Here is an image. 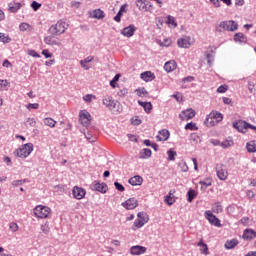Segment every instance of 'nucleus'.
Listing matches in <instances>:
<instances>
[{
	"label": "nucleus",
	"mask_w": 256,
	"mask_h": 256,
	"mask_svg": "<svg viewBox=\"0 0 256 256\" xmlns=\"http://www.w3.org/2000/svg\"><path fill=\"white\" fill-rule=\"evenodd\" d=\"M209 116L212 117L214 119V121H217V124L221 123V121H223V114H221V112L212 111L209 114Z\"/></svg>",
	"instance_id": "c85d7f7f"
},
{
	"label": "nucleus",
	"mask_w": 256,
	"mask_h": 256,
	"mask_svg": "<svg viewBox=\"0 0 256 256\" xmlns=\"http://www.w3.org/2000/svg\"><path fill=\"white\" fill-rule=\"evenodd\" d=\"M86 193L87 192L85 191V189L78 187V186H74L72 189V195H73L74 199L81 200L85 197Z\"/></svg>",
	"instance_id": "f8f14e48"
},
{
	"label": "nucleus",
	"mask_w": 256,
	"mask_h": 256,
	"mask_svg": "<svg viewBox=\"0 0 256 256\" xmlns=\"http://www.w3.org/2000/svg\"><path fill=\"white\" fill-rule=\"evenodd\" d=\"M136 6L138 7L139 11H144V12L149 11V7H152L151 2L147 0L136 1Z\"/></svg>",
	"instance_id": "2eb2a0df"
},
{
	"label": "nucleus",
	"mask_w": 256,
	"mask_h": 256,
	"mask_svg": "<svg viewBox=\"0 0 256 256\" xmlns=\"http://www.w3.org/2000/svg\"><path fill=\"white\" fill-rule=\"evenodd\" d=\"M9 229L12 231V233H17V231H19V225L15 222H11L9 224Z\"/></svg>",
	"instance_id": "09e8293b"
},
{
	"label": "nucleus",
	"mask_w": 256,
	"mask_h": 256,
	"mask_svg": "<svg viewBox=\"0 0 256 256\" xmlns=\"http://www.w3.org/2000/svg\"><path fill=\"white\" fill-rule=\"evenodd\" d=\"M121 205L124 207V209L131 211L133 209H136V207L139 205V203L137 202V199L130 198V199L126 200L125 202H122Z\"/></svg>",
	"instance_id": "9d476101"
},
{
	"label": "nucleus",
	"mask_w": 256,
	"mask_h": 256,
	"mask_svg": "<svg viewBox=\"0 0 256 256\" xmlns=\"http://www.w3.org/2000/svg\"><path fill=\"white\" fill-rule=\"evenodd\" d=\"M44 125H46L47 127H51V129H53V127H55V125H57V121L53 120V118H45L43 120Z\"/></svg>",
	"instance_id": "473e14b6"
},
{
	"label": "nucleus",
	"mask_w": 256,
	"mask_h": 256,
	"mask_svg": "<svg viewBox=\"0 0 256 256\" xmlns=\"http://www.w3.org/2000/svg\"><path fill=\"white\" fill-rule=\"evenodd\" d=\"M114 186L117 189V191H120L121 193H123V191H125V186H123L119 182H114Z\"/></svg>",
	"instance_id": "bf43d9fd"
},
{
	"label": "nucleus",
	"mask_w": 256,
	"mask_h": 256,
	"mask_svg": "<svg viewBox=\"0 0 256 256\" xmlns=\"http://www.w3.org/2000/svg\"><path fill=\"white\" fill-rule=\"evenodd\" d=\"M31 7H32L33 11H39V9H41V3L37 2V1H33L31 3Z\"/></svg>",
	"instance_id": "4d7b16f0"
},
{
	"label": "nucleus",
	"mask_w": 256,
	"mask_h": 256,
	"mask_svg": "<svg viewBox=\"0 0 256 256\" xmlns=\"http://www.w3.org/2000/svg\"><path fill=\"white\" fill-rule=\"evenodd\" d=\"M186 131H197L199 127H197V124L193 122H189L185 125Z\"/></svg>",
	"instance_id": "4c0bfd02"
},
{
	"label": "nucleus",
	"mask_w": 256,
	"mask_h": 256,
	"mask_svg": "<svg viewBox=\"0 0 256 256\" xmlns=\"http://www.w3.org/2000/svg\"><path fill=\"white\" fill-rule=\"evenodd\" d=\"M197 246L200 247V253H202V255H209V247H207V244L203 243V240H200Z\"/></svg>",
	"instance_id": "bb28decb"
},
{
	"label": "nucleus",
	"mask_w": 256,
	"mask_h": 256,
	"mask_svg": "<svg viewBox=\"0 0 256 256\" xmlns=\"http://www.w3.org/2000/svg\"><path fill=\"white\" fill-rule=\"evenodd\" d=\"M138 105H140V107H143V109L146 113H151V111L153 109V104H151V102H143V101L139 100Z\"/></svg>",
	"instance_id": "b1692460"
},
{
	"label": "nucleus",
	"mask_w": 256,
	"mask_h": 256,
	"mask_svg": "<svg viewBox=\"0 0 256 256\" xmlns=\"http://www.w3.org/2000/svg\"><path fill=\"white\" fill-rule=\"evenodd\" d=\"M40 229L44 235H49L51 228L49 227V222H45L40 226Z\"/></svg>",
	"instance_id": "c9c22d12"
},
{
	"label": "nucleus",
	"mask_w": 256,
	"mask_h": 256,
	"mask_svg": "<svg viewBox=\"0 0 256 256\" xmlns=\"http://www.w3.org/2000/svg\"><path fill=\"white\" fill-rule=\"evenodd\" d=\"M91 17L94 19H105V12L101 9H96L91 13Z\"/></svg>",
	"instance_id": "cd10ccee"
},
{
	"label": "nucleus",
	"mask_w": 256,
	"mask_h": 256,
	"mask_svg": "<svg viewBox=\"0 0 256 256\" xmlns=\"http://www.w3.org/2000/svg\"><path fill=\"white\" fill-rule=\"evenodd\" d=\"M129 93V91L126 89V88H123L121 89L119 92H118V96L119 97H126V95Z\"/></svg>",
	"instance_id": "69168bd1"
},
{
	"label": "nucleus",
	"mask_w": 256,
	"mask_h": 256,
	"mask_svg": "<svg viewBox=\"0 0 256 256\" xmlns=\"http://www.w3.org/2000/svg\"><path fill=\"white\" fill-rule=\"evenodd\" d=\"M138 219L142 220L144 223H147L149 221V218L147 217V213L145 212H139L137 214Z\"/></svg>",
	"instance_id": "49530a36"
},
{
	"label": "nucleus",
	"mask_w": 256,
	"mask_h": 256,
	"mask_svg": "<svg viewBox=\"0 0 256 256\" xmlns=\"http://www.w3.org/2000/svg\"><path fill=\"white\" fill-rule=\"evenodd\" d=\"M246 149L248 153H256V143L255 141H250L246 144Z\"/></svg>",
	"instance_id": "2f4dec72"
},
{
	"label": "nucleus",
	"mask_w": 256,
	"mask_h": 256,
	"mask_svg": "<svg viewBox=\"0 0 256 256\" xmlns=\"http://www.w3.org/2000/svg\"><path fill=\"white\" fill-rule=\"evenodd\" d=\"M135 93L136 95H138V97H147V95L149 94V92H147V89H145L144 87L136 89Z\"/></svg>",
	"instance_id": "f704fd0d"
},
{
	"label": "nucleus",
	"mask_w": 256,
	"mask_h": 256,
	"mask_svg": "<svg viewBox=\"0 0 256 256\" xmlns=\"http://www.w3.org/2000/svg\"><path fill=\"white\" fill-rule=\"evenodd\" d=\"M146 251L147 248L145 246L140 245L132 246L130 248L131 255H143V253H146Z\"/></svg>",
	"instance_id": "dca6fc26"
},
{
	"label": "nucleus",
	"mask_w": 256,
	"mask_h": 256,
	"mask_svg": "<svg viewBox=\"0 0 256 256\" xmlns=\"http://www.w3.org/2000/svg\"><path fill=\"white\" fill-rule=\"evenodd\" d=\"M34 215L39 219H47L51 215V208L43 205H38L34 208Z\"/></svg>",
	"instance_id": "20e7f679"
},
{
	"label": "nucleus",
	"mask_w": 256,
	"mask_h": 256,
	"mask_svg": "<svg viewBox=\"0 0 256 256\" xmlns=\"http://www.w3.org/2000/svg\"><path fill=\"white\" fill-rule=\"evenodd\" d=\"M92 191H98L99 193H107V187L106 183H99L98 181H94L91 185Z\"/></svg>",
	"instance_id": "1a4fd4ad"
},
{
	"label": "nucleus",
	"mask_w": 256,
	"mask_h": 256,
	"mask_svg": "<svg viewBox=\"0 0 256 256\" xmlns=\"http://www.w3.org/2000/svg\"><path fill=\"white\" fill-rule=\"evenodd\" d=\"M108 109L112 111V113H119L121 109V104L119 103V101L114 100Z\"/></svg>",
	"instance_id": "a878e982"
},
{
	"label": "nucleus",
	"mask_w": 256,
	"mask_h": 256,
	"mask_svg": "<svg viewBox=\"0 0 256 256\" xmlns=\"http://www.w3.org/2000/svg\"><path fill=\"white\" fill-rule=\"evenodd\" d=\"M97 99V97L93 94H87L85 96H83V101H85L86 103H91V101Z\"/></svg>",
	"instance_id": "a18cd8bd"
},
{
	"label": "nucleus",
	"mask_w": 256,
	"mask_h": 256,
	"mask_svg": "<svg viewBox=\"0 0 256 256\" xmlns=\"http://www.w3.org/2000/svg\"><path fill=\"white\" fill-rule=\"evenodd\" d=\"M168 161H175V157H177V152L173 149L167 151Z\"/></svg>",
	"instance_id": "ea45409f"
},
{
	"label": "nucleus",
	"mask_w": 256,
	"mask_h": 256,
	"mask_svg": "<svg viewBox=\"0 0 256 256\" xmlns=\"http://www.w3.org/2000/svg\"><path fill=\"white\" fill-rule=\"evenodd\" d=\"M199 185H201V189L205 190L207 187H211V179L200 181Z\"/></svg>",
	"instance_id": "a19ab883"
},
{
	"label": "nucleus",
	"mask_w": 256,
	"mask_h": 256,
	"mask_svg": "<svg viewBox=\"0 0 256 256\" xmlns=\"http://www.w3.org/2000/svg\"><path fill=\"white\" fill-rule=\"evenodd\" d=\"M217 33H223V31L234 32L239 29V24L233 20L222 21L215 27Z\"/></svg>",
	"instance_id": "f257e3e1"
},
{
	"label": "nucleus",
	"mask_w": 256,
	"mask_h": 256,
	"mask_svg": "<svg viewBox=\"0 0 256 256\" xmlns=\"http://www.w3.org/2000/svg\"><path fill=\"white\" fill-rule=\"evenodd\" d=\"M44 43H46V45H51V47H61V42L58 41L53 34L51 36H46L44 38Z\"/></svg>",
	"instance_id": "4468645a"
},
{
	"label": "nucleus",
	"mask_w": 256,
	"mask_h": 256,
	"mask_svg": "<svg viewBox=\"0 0 256 256\" xmlns=\"http://www.w3.org/2000/svg\"><path fill=\"white\" fill-rule=\"evenodd\" d=\"M177 69V62L175 60H170L164 64V70L166 73H173Z\"/></svg>",
	"instance_id": "f3484780"
},
{
	"label": "nucleus",
	"mask_w": 256,
	"mask_h": 256,
	"mask_svg": "<svg viewBox=\"0 0 256 256\" xmlns=\"http://www.w3.org/2000/svg\"><path fill=\"white\" fill-rule=\"evenodd\" d=\"M84 135H85V138L87 139V141H89V143H95L96 138H94L91 133L88 132Z\"/></svg>",
	"instance_id": "680f3d73"
},
{
	"label": "nucleus",
	"mask_w": 256,
	"mask_h": 256,
	"mask_svg": "<svg viewBox=\"0 0 256 256\" xmlns=\"http://www.w3.org/2000/svg\"><path fill=\"white\" fill-rule=\"evenodd\" d=\"M0 41L2 43H11V38L9 37V35H5V33L0 32Z\"/></svg>",
	"instance_id": "37998d69"
},
{
	"label": "nucleus",
	"mask_w": 256,
	"mask_h": 256,
	"mask_svg": "<svg viewBox=\"0 0 256 256\" xmlns=\"http://www.w3.org/2000/svg\"><path fill=\"white\" fill-rule=\"evenodd\" d=\"M216 173H217V177L220 179V181H225V179H227V177H228L227 168H225V166H223V165H217Z\"/></svg>",
	"instance_id": "ddd939ff"
},
{
	"label": "nucleus",
	"mask_w": 256,
	"mask_h": 256,
	"mask_svg": "<svg viewBox=\"0 0 256 256\" xmlns=\"http://www.w3.org/2000/svg\"><path fill=\"white\" fill-rule=\"evenodd\" d=\"M35 125H37V121H35V118L26 119V127H35Z\"/></svg>",
	"instance_id": "de8ad7c7"
},
{
	"label": "nucleus",
	"mask_w": 256,
	"mask_h": 256,
	"mask_svg": "<svg viewBox=\"0 0 256 256\" xmlns=\"http://www.w3.org/2000/svg\"><path fill=\"white\" fill-rule=\"evenodd\" d=\"M205 218L211 225H214V227H221V221L213 214V212H211V210L205 211Z\"/></svg>",
	"instance_id": "0eeeda50"
},
{
	"label": "nucleus",
	"mask_w": 256,
	"mask_h": 256,
	"mask_svg": "<svg viewBox=\"0 0 256 256\" xmlns=\"http://www.w3.org/2000/svg\"><path fill=\"white\" fill-rule=\"evenodd\" d=\"M27 53H28V55H30V57H34V58L41 57V55H39V53H37V51H35V50H28Z\"/></svg>",
	"instance_id": "0e129e2a"
},
{
	"label": "nucleus",
	"mask_w": 256,
	"mask_h": 256,
	"mask_svg": "<svg viewBox=\"0 0 256 256\" xmlns=\"http://www.w3.org/2000/svg\"><path fill=\"white\" fill-rule=\"evenodd\" d=\"M193 117H195V110H193V108L186 109L179 114V118L182 121H189V119H193Z\"/></svg>",
	"instance_id": "6e6552de"
},
{
	"label": "nucleus",
	"mask_w": 256,
	"mask_h": 256,
	"mask_svg": "<svg viewBox=\"0 0 256 256\" xmlns=\"http://www.w3.org/2000/svg\"><path fill=\"white\" fill-rule=\"evenodd\" d=\"M231 145H233V142H231L229 140L220 142V147H222V149H227L228 147H231Z\"/></svg>",
	"instance_id": "603ef678"
},
{
	"label": "nucleus",
	"mask_w": 256,
	"mask_h": 256,
	"mask_svg": "<svg viewBox=\"0 0 256 256\" xmlns=\"http://www.w3.org/2000/svg\"><path fill=\"white\" fill-rule=\"evenodd\" d=\"M7 87H9V81H7V80H0V91L7 90Z\"/></svg>",
	"instance_id": "8fccbe9b"
},
{
	"label": "nucleus",
	"mask_w": 256,
	"mask_h": 256,
	"mask_svg": "<svg viewBox=\"0 0 256 256\" xmlns=\"http://www.w3.org/2000/svg\"><path fill=\"white\" fill-rule=\"evenodd\" d=\"M237 245H239V241L237 239L228 240L225 243V247L227 249H235V247H237Z\"/></svg>",
	"instance_id": "7c9ffc66"
},
{
	"label": "nucleus",
	"mask_w": 256,
	"mask_h": 256,
	"mask_svg": "<svg viewBox=\"0 0 256 256\" xmlns=\"http://www.w3.org/2000/svg\"><path fill=\"white\" fill-rule=\"evenodd\" d=\"M248 90H249V93H251L252 95H255L256 86L253 82H248Z\"/></svg>",
	"instance_id": "3c124183"
},
{
	"label": "nucleus",
	"mask_w": 256,
	"mask_h": 256,
	"mask_svg": "<svg viewBox=\"0 0 256 256\" xmlns=\"http://www.w3.org/2000/svg\"><path fill=\"white\" fill-rule=\"evenodd\" d=\"M226 91H227L226 85H221L217 88V93H226Z\"/></svg>",
	"instance_id": "774afa93"
},
{
	"label": "nucleus",
	"mask_w": 256,
	"mask_h": 256,
	"mask_svg": "<svg viewBox=\"0 0 256 256\" xmlns=\"http://www.w3.org/2000/svg\"><path fill=\"white\" fill-rule=\"evenodd\" d=\"M169 130H160L159 134L156 136L157 141H167L169 139Z\"/></svg>",
	"instance_id": "412c9836"
},
{
	"label": "nucleus",
	"mask_w": 256,
	"mask_h": 256,
	"mask_svg": "<svg viewBox=\"0 0 256 256\" xmlns=\"http://www.w3.org/2000/svg\"><path fill=\"white\" fill-rule=\"evenodd\" d=\"M164 201L167 205H173V203H175V198L171 196H165Z\"/></svg>",
	"instance_id": "13d9d810"
},
{
	"label": "nucleus",
	"mask_w": 256,
	"mask_h": 256,
	"mask_svg": "<svg viewBox=\"0 0 256 256\" xmlns=\"http://www.w3.org/2000/svg\"><path fill=\"white\" fill-rule=\"evenodd\" d=\"M21 9V3L19 2H10L8 4V11L9 13H17Z\"/></svg>",
	"instance_id": "4be33fe9"
},
{
	"label": "nucleus",
	"mask_w": 256,
	"mask_h": 256,
	"mask_svg": "<svg viewBox=\"0 0 256 256\" xmlns=\"http://www.w3.org/2000/svg\"><path fill=\"white\" fill-rule=\"evenodd\" d=\"M29 27H31V25H29L28 23H25V22H23L19 25L20 31H27V29H29Z\"/></svg>",
	"instance_id": "e2e57ef3"
},
{
	"label": "nucleus",
	"mask_w": 256,
	"mask_h": 256,
	"mask_svg": "<svg viewBox=\"0 0 256 256\" xmlns=\"http://www.w3.org/2000/svg\"><path fill=\"white\" fill-rule=\"evenodd\" d=\"M256 232L253 229H246L243 233V239H247L248 241H251V239H255Z\"/></svg>",
	"instance_id": "5701e85b"
},
{
	"label": "nucleus",
	"mask_w": 256,
	"mask_h": 256,
	"mask_svg": "<svg viewBox=\"0 0 256 256\" xmlns=\"http://www.w3.org/2000/svg\"><path fill=\"white\" fill-rule=\"evenodd\" d=\"M140 77L143 81H146V83H149V81H153V79H155V74L151 71H146L141 73Z\"/></svg>",
	"instance_id": "6ab92c4d"
},
{
	"label": "nucleus",
	"mask_w": 256,
	"mask_h": 256,
	"mask_svg": "<svg viewBox=\"0 0 256 256\" xmlns=\"http://www.w3.org/2000/svg\"><path fill=\"white\" fill-rule=\"evenodd\" d=\"M167 24L171 25L172 27H177V22L175 21V17L168 15L167 16Z\"/></svg>",
	"instance_id": "c03bdc74"
},
{
	"label": "nucleus",
	"mask_w": 256,
	"mask_h": 256,
	"mask_svg": "<svg viewBox=\"0 0 256 256\" xmlns=\"http://www.w3.org/2000/svg\"><path fill=\"white\" fill-rule=\"evenodd\" d=\"M129 184L132 185L133 187L137 185H143V177L137 175L133 176L128 180Z\"/></svg>",
	"instance_id": "aec40b11"
},
{
	"label": "nucleus",
	"mask_w": 256,
	"mask_h": 256,
	"mask_svg": "<svg viewBox=\"0 0 256 256\" xmlns=\"http://www.w3.org/2000/svg\"><path fill=\"white\" fill-rule=\"evenodd\" d=\"M239 223H241L242 225H244L245 227H247L248 225L251 224V219L249 217H243Z\"/></svg>",
	"instance_id": "864d4df0"
},
{
	"label": "nucleus",
	"mask_w": 256,
	"mask_h": 256,
	"mask_svg": "<svg viewBox=\"0 0 256 256\" xmlns=\"http://www.w3.org/2000/svg\"><path fill=\"white\" fill-rule=\"evenodd\" d=\"M212 210L214 213H221L223 211V206H221V203L217 202L213 205Z\"/></svg>",
	"instance_id": "79ce46f5"
},
{
	"label": "nucleus",
	"mask_w": 256,
	"mask_h": 256,
	"mask_svg": "<svg viewBox=\"0 0 256 256\" xmlns=\"http://www.w3.org/2000/svg\"><path fill=\"white\" fill-rule=\"evenodd\" d=\"M178 167H180V171H182V173H187V171H189V166H187V162L183 160L178 163Z\"/></svg>",
	"instance_id": "e433bc0d"
},
{
	"label": "nucleus",
	"mask_w": 256,
	"mask_h": 256,
	"mask_svg": "<svg viewBox=\"0 0 256 256\" xmlns=\"http://www.w3.org/2000/svg\"><path fill=\"white\" fill-rule=\"evenodd\" d=\"M152 155L151 149L144 148L139 152V159H149Z\"/></svg>",
	"instance_id": "393cba45"
},
{
	"label": "nucleus",
	"mask_w": 256,
	"mask_h": 256,
	"mask_svg": "<svg viewBox=\"0 0 256 256\" xmlns=\"http://www.w3.org/2000/svg\"><path fill=\"white\" fill-rule=\"evenodd\" d=\"M122 35H124V37H133V35H135V26L134 25H130L128 27H125L122 31H121Z\"/></svg>",
	"instance_id": "a211bd4d"
},
{
	"label": "nucleus",
	"mask_w": 256,
	"mask_h": 256,
	"mask_svg": "<svg viewBox=\"0 0 256 256\" xmlns=\"http://www.w3.org/2000/svg\"><path fill=\"white\" fill-rule=\"evenodd\" d=\"M143 225H145V222L139 218L134 221V227H137V229H141Z\"/></svg>",
	"instance_id": "6e6d98bb"
},
{
	"label": "nucleus",
	"mask_w": 256,
	"mask_h": 256,
	"mask_svg": "<svg viewBox=\"0 0 256 256\" xmlns=\"http://www.w3.org/2000/svg\"><path fill=\"white\" fill-rule=\"evenodd\" d=\"M187 201L188 203H192L193 200L195 199V197H197V193L195 192V190L193 189H190L188 192H187Z\"/></svg>",
	"instance_id": "72a5a7b5"
},
{
	"label": "nucleus",
	"mask_w": 256,
	"mask_h": 256,
	"mask_svg": "<svg viewBox=\"0 0 256 256\" xmlns=\"http://www.w3.org/2000/svg\"><path fill=\"white\" fill-rule=\"evenodd\" d=\"M33 149V143H26L16 150L15 155L21 159H27L33 153Z\"/></svg>",
	"instance_id": "f03ea898"
},
{
	"label": "nucleus",
	"mask_w": 256,
	"mask_h": 256,
	"mask_svg": "<svg viewBox=\"0 0 256 256\" xmlns=\"http://www.w3.org/2000/svg\"><path fill=\"white\" fill-rule=\"evenodd\" d=\"M131 124L135 125V126L141 125V119H139V117L132 118L131 119Z\"/></svg>",
	"instance_id": "338daca9"
},
{
	"label": "nucleus",
	"mask_w": 256,
	"mask_h": 256,
	"mask_svg": "<svg viewBox=\"0 0 256 256\" xmlns=\"http://www.w3.org/2000/svg\"><path fill=\"white\" fill-rule=\"evenodd\" d=\"M233 128L237 129L239 133H247V129H251V124L247 123L245 120H237L233 122Z\"/></svg>",
	"instance_id": "39448f33"
},
{
	"label": "nucleus",
	"mask_w": 256,
	"mask_h": 256,
	"mask_svg": "<svg viewBox=\"0 0 256 256\" xmlns=\"http://www.w3.org/2000/svg\"><path fill=\"white\" fill-rule=\"evenodd\" d=\"M177 45L181 49H189V47H191V37L184 36V37L178 39L177 40Z\"/></svg>",
	"instance_id": "9b49d317"
},
{
	"label": "nucleus",
	"mask_w": 256,
	"mask_h": 256,
	"mask_svg": "<svg viewBox=\"0 0 256 256\" xmlns=\"http://www.w3.org/2000/svg\"><path fill=\"white\" fill-rule=\"evenodd\" d=\"M121 77V74H116L114 76V78L110 81V85L115 88V84L117 83V81H119V78Z\"/></svg>",
	"instance_id": "052dcab7"
},
{
	"label": "nucleus",
	"mask_w": 256,
	"mask_h": 256,
	"mask_svg": "<svg viewBox=\"0 0 256 256\" xmlns=\"http://www.w3.org/2000/svg\"><path fill=\"white\" fill-rule=\"evenodd\" d=\"M206 59L208 65L211 67V65H213V62L215 61V56L213 54H207Z\"/></svg>",
	"instance_id": "5fc2aeb1"
},
{
	"label": "nucleus",
	"mask_w": 256,
	"mask_h": 256,
	"mask_svg": "<svg viewBox=\"0 0 256 256\" xmlns=\"http://www.w3.org/2000/svg\"><path fill=\"white\" fill-rule=\"evenodd\" d=\"M79 121L83 127H89L91 125V114L87 110L80 111Z\"/></svg>",
	"instance_id": "423d86ee"
},
{
	"label": "nucleus",
	"mask_w": 256,
	"mask_h": 256,
	"mask_svg": "<svg viewBox=\"0 0 256 256\" xmlns=\"http://www.w3.org/2000/svg\"><path fill=\"white\" fill-rule=\"evenodd\" d=\"M115 100H113V98L111 96H106L104 99H103V105H105V107H107V109L113 105V102Z\"/></svg>",
	"instance_id": "58836bf2"
},
{
	"label": "nucleus",
	"mask_w": 256,
	"mask_h": 256,
	"mask_svg": "<svg viewBox=\"0 0 256 256\" xmlns=\"http://www.w3.org/2000/svg\"><path fill=\"white\" fill-rule=\"evenodd\" d=\"M206 127H215V125H217V121H215V119H213L210 114L207 115L205 121H204Z\"/></svg>",
	"instance_id": "c756f323"
},
{
	"label": "nucleus",
	"mask_w": 256,
	"mask_h": 256,
	"mask_svg": "<svg viewBox=\"0 0 256 256\" xmlns=\"http://www.w3.org/2000/svg\"><path fill=\"white\" fill-rule=\"evenodd\" d=\"M48 31L50 35H63V33L67 31V23L58 21L55 25H52Z\"/></svg>",
	"instance_id": "7ed1b4c3"
}]
</instances>
